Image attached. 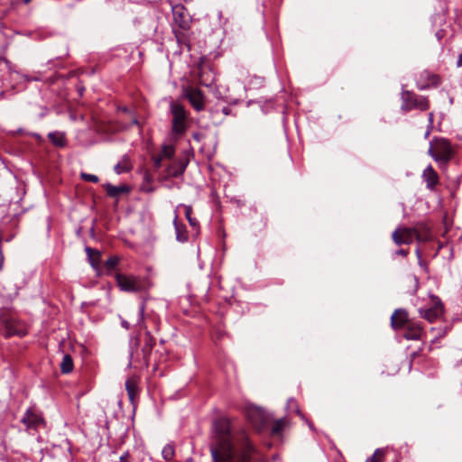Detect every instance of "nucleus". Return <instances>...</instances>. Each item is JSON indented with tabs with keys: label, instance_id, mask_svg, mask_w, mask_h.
Here are the masks:
<instances>
[{
	"label": "nucleus",
	"instance_id": "f257e3e1",
	"mask_svg": "<svg viewBox=\"0 0 462 462\" xmlns=\"http://www.w3.org/2000/svg\"><path fill=\"white\" fill-rule=\"evenodd\" d=\"M240 441L241 449L238 450L233 443L230 421L226 418L216 420L210 444L214 462H250L254 448L245 433L241 434Z\"/></svg>",
	"mask_w": 462,
	"mask_h": 462
},
{
	"label": "nucleus",
	"instance_id": "f03ea898",
	"mask_svg": "<svg viewBox=\"0 0 462 462\" xmlns=\"http://www.w3.org/2000/svg\"><path fill=\"white\" fill-rule=\"evenodd\" d=\"M428 154L440 169H446L454 157L455 150L448 139L434 136L430 142Z\"/></svg>",
	"mask_w": 462,
	"mask_h": 462
},
{
	"label": "nucleus",
	"instance_id": "7ed1b4c3",
	"mask_svg": "<svg viewBox=\"0 0 462 462\" xmlns=\"http://www.w3.org/2000/svg\"><path fill=\"white\" fill-rule=\"evenodd\" d=\"M430 230L425 224H417L413 227H399L392 235L393 242L397 245L411 244L414 240L425 242L430 238Z\"/></svg>",
	"mask_w": 462,
	"mask_h": 462
},
{
	"label": "nucleus",
	"instance_id": "20e7f679",
	"mask_svg": "<svg viewBox=\"0 0 462 462\" xmlns=\"http://www.w3.org/2000/svg\"><path fill=\"white\" fill-rule=\"evenodd\" d=\"M0 332L6 337H23L27 334L25 325L17 317L8 311L0 314Z\"/></svg>",
	"mask_w": 462,
	"mask_h": 462
},
{
	"label": "nucleus",
	"instance_id": "39448f33",
	"mask_svg": "<svg viewBox=\"0 0 462 462\" xmlns=\"http://www.w3.org/2000/svg\"><path fill=\"white\" fill-rule=\"evenodd\" d=\"M401 110L408 113L413 109L426 111L430 108V100L427 97L419 96L410 90H402L401 93Z\"/></svg>",
	"mask_w": 462,
	"mask_h": 462
},
{
	"label": "nucleus",
	"instance_id": "423d86ee",
	"mask_svg": "<svg viewBox=\"0 0 462 462\" xmlns=\"http://www.w3.org/2000/svg\"><path fill=\"white\" fill-rule=\"evenodd\" d=\"M115 277L117 282V286L123 291L140 292L146 291L150 286L147 280L139 276L116 273Z\"/></svg>",
	"mask_w": 462,
	"mask_h": 462
},
{
	"label": "nucleus",
	"instance_id": "0eeeda50",
	"mask_svg": "<svg viewBox=\"0 0 462 462\" xmlns=\"http://www.w3.org/2000/svg\"><path fill=\"white\" fill-rule=\"evenodd\" d=\"M171 113L172 115L171 131L175 135H182L187 129V112L184 106L179 103L171 104Z\"/></svg>",
	"mask_w": 462,
	"mask_h": 462
},
{
	"label": "nucleus",
	"instance_id": "6e6552de",
	"mask_svg": "<svg viewBox=\"0 0 462 462\" xmlns=\"http://www.w3.org/2000/svg\"><path fill=\"white\" fill-rule=\"evenodd\" d=\"M173 22L180 30L188 31L190 28L191 17L182 5L172 6Z\"/></svg>",
	"mask_w": 462,
	"mask_h": 462
},
{
	"label": "nucleus",
	"instance_id": "1a4fd4ad",
	"mask_svg": "<svg viewBox=\"0 0 462 462\" xmlns=\"http://www.w3.org/2000/svg\"><path fill=\"white\" fill-rule=\"evenodd\" d=\"M21 422L28 430H36L44 424V420L36 409L29 408L23 415Z\"/></svg>",
	"mask_w": 462,
	"mask_h": 462
},
{
	"label": "nucleus",
	"instance_id": "9d476101",
	"mask_svg": "<svg viewBox=\"0 0 462 462\" xmlns=\"http://www.w3.org/2000/svg\"><path fill=\"white\" fill-rule=\"evenodd\" d=\"M419 313L420 318L432 323L442 316L443 305L439 298L434 297L433 305L429 308H420Z\"/></svg>",
	"mask_w": 462,
	"mask_h": 462
},
{
	"label": "nucleus",
	"instance_id": "9b49d317",
	"mask_svg": "<svg viewBox=\"0 0 462 462\" xmlns=\"http://www.w3.org/2000/svg\"><path fill=\"white\" fill-rule=\"evenodd\" d=\"M246 417L252 425L259 431L263 430L268 421L265 412L257 407H250L246 410Z\"/></svg>",
	"mask_w": 462,
	"mask_h": 462
},
{
	"label": "nucleus",
	"instance_id": "f8f14e48",
	"mask_svg": "<svg viewBox=\"0 0 462 462\" xmlns=\"http://www.w3.org/2000/svg\"><path fill=\"white\" fill-rule=\"evenodd\" d=\"M440 82V78L438 74L425 69L419 74L416 86L420 90H425L430 88L438 87Z\"/></svg>",
	"mask_w": 462,
	"mask_h": 462
},
{
	"label": "nucleus",
	"instance_id": "ddd939ff",
	"mask_svg": "<svg viewBox=\"0 0 462 462\" xmlns=\"http://www.w3.org/2000/svg\"><path fill=\"white\" fill-rule=\"evenodd\" d=\"M188 164L189 160L187 157H181L171 162L166 169L165 178H177L181 176L184 173Z\"/></svg>",
	"mask_w": 462,
	"mask_h": 462
},
{
	"label": "nucleus",
	"instance_id": "4468645a",
	"mask_svg": "<svg viewBox=\"0 0 462 462\" xmlns=\"http://www.w3.org/2000/svg\"><path fill=\"white\" fill-rule=\"evenodd\" d=\"M185 97L196 111H202L204 109V95L201 90L195 88H188L185 89Z\"/></svg>",
	"mask_w": 462,
	"mask_h": 462
},
{
	"label": "nucleus",
	"instance_id": "2eb2a0df",
	"mask_svg": "<svg viewBox=\"0 0 462 462\" xmlns=\"http://www.w3.org/2000/svg\"><path fill=\"white\" fill-rule=\"evenodd\" d=\"M422 179L426 182V187L430 190H434L439 184V175L431 165H428L423 172Z\"/></svg>",
	"mask_w": 462,
	"mask_h": 462
},
{
	"label": "nucleus",
	"instance_id": "dca6fc26",
	"mask_svg": "<svg viewBox=\"0 0 462 462\" xmlns=\"http://www.w3.org/2000/svg\"><path fill=\"white\" fill-rule=\"evenodd\" d=\"M117 112L122 113L124 116L130 115V116H131V124L118 123V126H117L118 130H126V129L130 128L132 125L140 126V123L138 121L137 116L134 109L124 106H118Z\"/></svg>",
	"mask_w": 462,
	"mask_h": 462
},
{
	"label": "nucleus",
	"instance_id": "f3484780",
	"mask_svg": "<svg viewBox=\"0 0 462 462\" xmlns=\"http://www.w3.org/2000/svg\"><path fill=\"white\" fill-rule=\"evenodd\" d=\"M406 330L404 337L410 340L420 339L422 336L423 330L420 324L409 321L406 324Z\"/></svg>",
	"mask_w": 462,
	"mask_h": 462
},
{
	"label": "nucleus",
	"instance_id": "a211bd4d",
	"mask_svg": "<svg viewBox=\"0 0 462 462\" xmlns=\"http://www.w3.org/2000/svg\"><path fill=\"white\" fill-rule=\"evenodd\" d=\"M408 322V313L404 310H396L392 315L391 323L395 329L405 327Z\"/></svg>",
	"mask_w": 462,
	"mask_h": 462
},
{
	"label": "nucleus",
	"instance_id": "6ab92c4d",
	"mask_svg": "<svg viewBox=\"0 0 462 462\" xmlns=\"http://www.w3.org/2000/svg\"><path fill=\"white\" fill-rule=\"evenodd\" d=\"M103 188L107 196L111 198H116L123 193H128L130 191V189L126 185L115 186L110 183H105L103 184Z\"/></svg>",
	"mask_w": 462,
	"mask_h": 462
},
{
	"label": "nucleus",
	"instance_id": "aec40b11",
	"mask_svg": "<svg viewBox=\"0 0 462 462\" xmlns=\"http://www.w3.org/2000/svg\"><path fill=\"white\" fill-rule=\"evenodd\" d=\"M132 169L133 164L128 154L123 155L122 159L114 167V171L116 174L129 172Z\"/></svg>",
	"mask_w": 462,
	"mask_h": 462
},
{
	"label": "nucleus",
	"instance_id": "412c9836",
	"mask_svg": "<svg viewBox=\"0 0 462 462\" xmlns=\"http://www.w3.org/2000/svg\"><path fill=\"white\" fill-rule=\"evenodd\" d=\"M125 389L130 402L134 403L139 393L137 380L134 377L127 379L125 382Z\"/></svg>",
	"mask_w": 462,
	"mask_h": 462
},
{
	"label": "nucleus",
	"instance_id": "4be33fe9",
	"mask_svg": "<svg viewBox=\"0 0 462 462\" xmlns=\"http://www.w3.org/2000/svg\"><path fill=\"white\" fill-rule=\"evenodd\" d=\"M155 346V338L152 337V333L148 330L145 331L144 342L142 347V352L143 354V358L145 360L148 359V356L151 355V352Z\"/></svg>",
	"mask_w": 462,
	"mask_h": 462
},
{
	"label": "nucleus",
	"instance_id": "5701e85b",
	"mask_svg": "<svg viewBox=\"0 0 462 462\" xmlns=\"http://www.w3.org/2000/svg\"><path fill=\"white\" fill-rule=\"evenodd\" d=\"M48 138L53 145L57 147H64L67 144L66 136L61 132H51L48 134Z\"/></svg>",
	"mask_w": 462,
	"mask_h": 462
},
{
	"label": "nucleus",
	"instance_id": "b1692460",
	"mask_svg": "<svg viewBox=\"0 0 462 462\" xmlns=\"http://www.w3.org/2000/svg\"><path fill=\"white\" fill-rule=\"evenodd\" d=\"M173 224L175 226L177 240L180 242H186L188 240L186 226L178 223L177 215L174 217Z\"/></svg>",
	"mask_w": 462,
	"mask_h": 462
},
{
	"label": "nucleus",
	"instance_id": "393cba45",
	"mask_svg": "<svg viewBox=\"0 0 462 462\" xmlns=\"http://www.w3.org/2000/svg\"><path fill=\"white\" fill-rule=\"evenodd\" d=\"M199 81L203 86H211L214 81L211 71L209 69H207L206 68H201L200 72L199 74Z\"/></svg>",
	"mask_w": 462,
	"mask_h": 462
},
{
	"label": "nucleus",
	"instance_id": "a878e982",
	"mask_svg": "<svg viewBox=\"0 0 462 462\" xmlns=\"http://www.w3.org/2000/svg\"><path fill=\"white\" fill-rule=\"evenodd\" d=\"M86 253L88 254L90 264L94 269H97L98 262L100 260V254L98 251H95L90 247H86Z\"/></svg>",
	"mask_w": 462,
	"mask_h": 462
},
{
	"label": "nucleus",
	"instance_id": "bb28decb",
	"mask_svg": "<svg viewBox=\"0 0 462 462\" xmlns=\"http://www.w3.org/2000/svg\"><path fill=\"white\" fill-rule=\"evenodd\" d=\"M73 360L69 355H64L61 364L60 371L62 374H69L73 370Z\"/></svg>",
	"mask_w": 462,
	"mask_h": 462
},
{
	"label": "nucleus",
	"instance_id": "cd10ccee",
	"mask_svg": "<svg viewBox=\"0 0 462 462\" xmlns=\"http://www.w3.org/2000/svg\"><path fill=\"white\" fill-rule=\"evenodd\" d=\"M286 423L285 419H279L275 420L271 428V433L273 435H279L284 429Z\"/></svg>",
	"mask_w": 462,
	"mask_h": 462
},
{
	"label": "nucleus",
	"instance_id": "c85d7f7f",
	"mask_svg": "<svg viewBox=\"0 0 462 462\" xmlns=\"http://www.w3.org/2000/svg\"><path fill=\"white\" fill-rule=\"evenodd\" d=\"M384 454L383 448H376L374 454L366 458L365 462H383Z\"/></svg>",
	"mask_w": 462,
	"mask_h": 462
},
{
	"label": "nucleus",
	"instance_id": "c756f323",
	"mask_svg": "<svg viewBox=\"0 0 462 462\" xmlns=\"http://www.w3.org/2000/svg\"><path fill=\"white\" fill-rule=\"evenodd\" d=\"M175 153V148L171 144H164L159 153L163 159H171Z\"/></svg>",
	"mask_w": 462,
	"mask_h": 462
},
{
	"label": "nucleus",
	"instance_id": "7c9ffc66",
	"mask_svg": "<svg viewBox=\"0 0 462 462\" xmlns=\"http://www.w3.org/2000/svg\"><path fill=\"white\" fill-rule=\"evenodd\" d=\"M184 210H185V217L189 222V224L194 227V228H197L199 227V222L196 218L192 217H191V214H192V208L191 206H187L185 205L184 206Z\"/></svg>",
	"mask_w": 462,
	"mask_h": 462
},
{
	"label": "nucleus",
	"instance_id": "2f4dec72",
	"mask_svg": "<svg viewBox=\"0 0 462 462\" xmlns=\"http://www.w3.org/2000/svg\"><path fill=\"white\" fill-rule=\"evenodd\" d=\"M118 262L119 258L117 256H111L104 263V267L107 271V273H110L112 271L115 270Z\"/></svg>",
	"mask_w": 462,
	"mask_h": 462
},
{
	"label": "nucleus",
	"instance_id": "473e14b6",
	"mask_svg": "<svg viewBox=\"0 0 462 462\" xmlns=\"http://www.w3.org/2000/svg\"><path fill=\"white\" fill-rule=\"evenodd\" d=\"M162 456L167 461L171 460L174 457L173 446L171 444H167L166 446H164V448L162 450Z\"/></svg>",
	"mask_w": 462,
	"mask_h": 462
},
{
	"label": "nucleus",
	"instance_id": "72a5a7b5",
	"mask_svg": "<svg viewBox=\"0 0 462 462\" xmlns=\"http://www.w3.org/2000/svg\"><path fill=\"white\" fill-rule=\"evenodd\" d=\"M144 312H145V301H143L139 308V321H138V325L143 329H146V325L144 322Z\"/></svg>",
	"mask_w": 462,
	"mask_h": 462
},
{
	"label": "nucleus",
	"instance_id": "f704fd0d",
	"mask_svg": "<svg viewBox=\"0 0 462 462\" xmlns=\"http://www.w3.org/2000/svg\"><path fill=\"white\" fill-rule=\"evenodd\" d=\"M454 372H455V375H456L457 381L462 385V360L458 361L455 365Z\"/></svg>",
	"mask_w": 462,
	"mask_h": 462
},
{
	"label": "nucleus",
	"instance_id": "c9c22d12",
	"mask_svg": "<svg viewBox=\"0 0 462 462\" xmlns=\"http://www.w3.org/2000/svg\"><path fill=\"white\" fill-rule=\"evenodd\" d=\"M80 177L85 181H89V182H93V183H97L99 180V179H98V177L97 175L90 174V173H86V172H82L80 174Z\"/></svg>",
	"mask_w": 462,
	"mask_h": 462
},
{
	"label": "nucleus",
	"instance_id": "e433bc0d",
	"mask_svg": "<svg viewBox=\"0 0 462 462\" xmlns=\"http://www.w3.org/2000/svg\"><path fill=\"white\" fill-rule=\"evenodd\" d=\"M162 160L164 159L160 154L152 156V161L155 170L161 168Z\"/></svg>",
	"mask_w": 462,
	"mask_h": 462
},
{
	"label": "nucleus",
	"instance_id": "4c0bfd02",
	"mask_svg": "<svg viewBox=\"0 0 462 462\" xmlns=\"http://www.w3.org/2000/svg\"><path fill=\"white\" fill-rule=\"evenodd\" d=\"M174 35L178 41V42H183L185 41L184 32H180L179 30L173 29Z\"/></svg>",
	"mask_w": 462,
	"mask_h": 462
},
{
	"label": "nucleus",
	"instance_id": "58836bf2",
	"mask_svg": "<svg viewBox=\"0 0 462 462\" xmlns=\"http://www.w3.org/2000/svg\"><path fill=\"white\" fill-rule=\"evenodd\" d=\"M119 120H120L119 123L131 124L130 115H125V116H124V117L120 118Z\"/></svg>",
	"mask_w": 462,
	"mask_h": 462
},
{
	"label": "nucleus",
	"instance_id": "ea45409f",
	"mask_svg": "<svg viewBox=\"0 0 462 462\" xmlns=\"http://www.w3.org/2000/svg\"><path fill=\"white\" fill-rule=\"evenodd\" d=\"M432 129H433V125H427V130H426V132H425V134H424V138H425V139H428V138H429V136H430V134H431Z\"/></svg>",
	"mask_w": 462,
	"mask_h": 462
},
{
	"label": "nucleus",
	"instance_id": "a19ab883",
	"mask_svg": "<svg viewBox=\"0 0 462 462\" xmlns=\"http://www.w3.org/2000/svg\"><path fill=\"white\" fill-rule=\"evenodd\" d=\"M433 124H434V114H433V112H430L428 115V125H433Z\"/></svg>",
	"mask_w": 462,
	"mask_h": 462
},
{
	"label": "nucleus",
	"instance_id": "79ce46f5",
	"mask_svg": "<svg viewBox=\"0 0 462 462\" xmlns=\"http://www.w3.org/2000/svg\"><path fill=\"white\" fill-rule=\"evenodd\" d=\"M128 452H125V454H123L120 458H119V462H128Z\"/></svg>",
	"mask_w": 462,
	"mask_h": 462
},
{
	"label": "nucleus",
	"instance_id": "37998d69",
	"mask_svg": "<svg viewBox=\"0 0 462 462\" xmlns=\"http://www.w3.org/2000/svg\"><path fill=\"white\" fill-rule=\"evenodd\" d=\"M395 254L398 255L406 256L408 254V251L404 250V249H400V250L396 251Z\"/></svg>",
	"mask_w": 462,
	"mask_h": 462
},
{
	"label": "nucleus",
	"instance_id": "c03bdc74",
	"mask_svg": "<svg viewBox=\"0 0 462 462\" xmlns=\"http://www.w3.org/2000/svg\"><path fill=\"white\" fill-rule=\"evenodd\" d=\"M457 67H462V54H459L457 60Z\"/></svg>",
	"mask_w": 462,
	"mask_h": 462
},
{
	"label": "nucleus",
	"instance_id": "a18cd8bd",
	"mask_svg": "<svg viewBox=\"0 0 462 462\" xmlns=\"http://www.w3.org/2000/svg\"><path fill=\"white\" fill-rule=\"evenodd\" d=\"M222 112L225 114V115H229V112H230V108L228 106H224L223 109H222Z\"/></svg>",
	"mask_w": 462,
	"mask_h": 462
},
{
	"label": "nucleus",
	"instance_id": "49530a36",
	"mask_svg": "<svg viewBox=\"0 0 462 462\" xmlns=\"http://www.w3.org/2000/svg\"><path fill=\"white\" fill-rule=\"evenodd\" d=\"M122 326H123L124 328H125L126 329H128V328H129V324H128V322H127V321H125V320H123V321H122Z\"/></svg>",
	"mask_w": 462,
	"mask_h": 462
},
{
	"label": "nucleus",
	"instance_id": "de8ad7c7",
	"mask_svg": "<svg viewBox=\"0 0 462 462\" xmlns=\"http://www.w3.org/2000/svg\"><path fill=\"white\" fill-rule=\"evenodd\" d=\"M193 136L195 139H199V135L197 134H195Z\"/></svg>",
	"mask_w": 462,
	"mask_h": 462
},
{
	"label": "nucleus",
	"instance_id": "09e8293b",
	"mask_svg": "<svg viewBox=\"0 0 462 462\" xmlns=\"http://www.w3.org/2000/svg\"><path fill=\"white\" fill-rule=\"evenodd\" d=\"M147 191H148V192H152V191H153V189H152V188H151V189H147Z\"/></svg>",
	"mask_w": 462,
	"mask_h": 462
},
{
	"label": "nucleus",
	"instance_id": "8fccbe9b",
	"mask_svg": "<svg viewBox=\"0 0 462 462\" xmlns=\"http://www.w3.org/2000/svg\"><path fill=\"white\" fill-rule=\"evenodd\" d=\"M25 4H28L31 0H23Z\"/></svg>",
	"mask_w": 462,
	"mask_h": 462
}]
</instances>
